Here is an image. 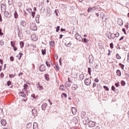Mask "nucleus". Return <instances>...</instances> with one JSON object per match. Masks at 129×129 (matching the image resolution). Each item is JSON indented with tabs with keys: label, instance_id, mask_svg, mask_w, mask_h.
I'll use <instances>...</instances> for the list:
<instances>
[{
	"label": "nucleus",
	"instance_id": "nucleus-14",
	"mask_svg": "<svg viewBox=\"0 0 129 129\" xmlns=\"http://www.w3.org/2000/svg\"><path fill=\"white\" fill-rule=\"evenodd\" d=\"M33 129H38V124L36 122H34L33 123Z\"/></svg>",
	"mask_w": 129,
	"mask_h": 129
},
{
	"label": "nucleus",
	"instance_id": "nucleus-51",
	"mask_svg": "<svg viewBox=\"0 0 129 129\" xmlns=\"http://www.w3.org/2000/svg\"><path fill=\"white\" fill-rule=\"evenodd\" d=\"M11 84V82L10 81H8L7 83V84L8 86H9Z\"/></svg>",
	"mask_w": 129,
	"mask_h": 129
},
{
	"label": "nucleus",
	"instance_id": "nucleus-24",
	"mask_svg": "<svg viewBox=\"0 0 129 129\" xmlns=\"http://www.w3.org/2000/svg\"><path fill=\"white\" fill-rule=\"evenodd\" d=\"M26 22L24 21H22L21 23V25L23 26H25L26 25Z\"/></svg>",
	"mask_w": 129,
	"mask_h": 129
},
{
	"label": "nucleus",
	"instance_id": "nucleus-3",
	"mask_svg": "<svg viewBox=\"0 0 129 129\" xmlns=\"http://www.w3.org/2000/svg\"><path fill=\"white\" fill-rule=\"evenodd\" d=\"M95 123L93 121H90L88 123V126L90 127H93L95 125Z\"/></svg>",
	"mask_w": 129,
	"mask_h": 129
},
{
	"label": "nucleus",
	"instance_id": "nucleus-41",
	"mask_svg": "<svg viewBox=\"0 0 129 129\" xmlns=\"http://www.w3.org/2000/svg\"><path fill=\"white\" fill-rule=\"evenodd\" d=\"M116 57L117 59H120L121 58L120 56L117 53L116 55Z\"/></svg>",
	"mask_w": 129,
	"mask_h": 129
},
{
	"label": "nucleus",
	"instance_id": "nucleus-35",
	"mask_svg": "<svg viewBox=\"0 0 129 129\" xmlns=\"http://www.w3.org/2000/svg\"><path fill=\"white\" fill-rule=\"evenodd\" d=\"M59 6L60 8H65V5L63 4H61L59 5Z\"/></svg>",
	"mask_w": 129,
	"mask_h": 129
},
{
	"label": "nucleus",
	"instance_id": "nucleus-52",
	"mask_svg": "<svg viewBox=\"0 0 129 129\" xmlns=\"http://www.w3.org/2000/svg\"><path fill=\"white\" fill-rule=\"evenodd\" d=\"M121 83L122 86H124L125 85V82L123 81H121Z\"/></svg>",
	"mask_w": 129,
	"mask_h": 129
},
{
	"label": "nucleus",
	"instance_id": "nucleus-4",
	"mask_svg": "<svg viewBox=\"0 0 129 129\" xmlns=\"http://www.w3.org/2000/svg\"><path fill=\"white\" fill-rule=\"evenodd\" d=\"M30 27L31 29L33 30H37V28L36 25L33 23L30 24Z\"/></svg>",
	"mask_w": 129,
	"mask_h": 129
},
{
	"label": "nucleus",
	"instance_id": "nucleus-53",
	"mask_svg": "<svg viewBox=\"0 0 129 129\" xmlns=\"http://www.w3.org/2000/svg\"><path fill=\"white\" fill-rule=\"evenodd\" d=\"M10 60L11 61H14V57L13 56H11L10 57Z\"/></svg>",
	"mask_w": 129,
	"mask_h": 129
},
{
	"label": "nucleus",
	"instance_id": "nucleus-48",
	"mask_svg": "<svg viewBox=\"0 0 129 129\" xmlns=\"http://www.w3.org/2000/svg\"><path fill=\"white\" fill-rule=\"evenodd\" d=\"M60 29V26H58L56 27V32H58Z\"/></svg>",
	"mask_w": 129,
	"mask_h": 129
},
{
	"label": "nucleus",
	"instance_id": "nucleus-12",
	"mask_svg": "<svg viewBox=\"0 0 129 129\" xmlns=\"http://www.w3.org/2000/svg\"><path fill=\"white\" fill-rule=\"evenodd\" d=\"M1 123L2 125L3 126H5L7 123L6 121L4 119H3L1 120Z\"/></svg>",
	"mask_w": 129,
	"mask_h": 129
},
{
	"label": "nucleus",
	"instance_id": "nucleus-25",
	"mask_svg": "<svg viewBox=\"0 0 129 129\" xmlns=\"http://www.w3.org/2000/svg\"><path fill=\"white\" fill-rule=\"evenodd\" d=\"M79 77L80 79L82 80L84 78V75L83 74H81L79 76Z\"/></svg>",
	"mask_w": 129,
	"mask_h": 129
},
{
	"label": "nucleus",
	"instance_id": "nucleus-64",
	"mask_svg": "<svg viewBox=\"0 0 129 129\" xmlns=\"http://www.w3.org/2000/svg\"><path fill=\"white\" fill-rule=\"evenodd\" d=\"M94 81L96 82H99V80L97 78H96L94 80Z\"/></svg>",
	"mask_w": 129,
	"mask_h": 129
},
{
	"label": "nucleus",
	"instance_id": "nucleus-54",
	"mask_svg": "<svg viewBox=\"0 0 129 129\" xmlns=\"http://www.w3.org/2000/svg\"><path fill=\"white\" fill-rule=\"evenodd\" d=\"M4 42L3 41H2V40L0 41V44L1 46H3L4 45Z\"/></svg>",
	"mask_w": 129,
	"mask_h": 129
},
{
	"label": "nucleus",
	"instance_id": "nucleus-50",
	"mask_svg": "<svg viewBox=\"0 0 129 129\" xmlns=\"http://www.w3.org/2000/svg\"><path fill=\"white\" fill-rule=\"evenodd\" d=\"M35 12H31V15L33 17V18H34L35 15Z\"/></svg>",
	"mask_w": 129,
	"mask_h": 129
},
{
	"label": "nucleus",
	"instance_id": "nucleus-7",
	"mask_svg": "<svg viewBox=\"0 0 129 129\" xmlns=\"http://www.w3.org/2000/svg\"><path fill=\"white\" fill-rule=\"evenodd\" d=\"M1 11L2 12H5L6 8V6L3 4H1Z\"/></svg>",
	"mask_w": 129,
	"mask_h": 129
},
{
	"label": "nucleus",
	"instance_id": "nucleus-8",
	"mask_svg": "<svg viewBox=\"0 0 129 129\" xmlns=\"http://www.w3.org/2000/svg\"><path fill=\"white\" fill-rule=\"evenodd\" d=\"M89 63H92L94 60L93 57L92 55H90L89 57Z\"/></svg>",
	"mask_w": 129,
	"mask_h": 129
},
{
	"label": "nucleus",
	"instance_id": "nucleus-13",
	"mask_svg": "<svg viewBox=\"0 0 129 129\" xmlns=\"http://www.w3.org/2000/svg\"><path fill=\"white\" fill-rule=\"evenodd\" d=\"M78 87L77 85L76 84H74L72 86V88L73 90L75 91Z\"/></svg>",
	"mask_w": 129,
	"mask_h": 129
},
{
	"label": "nucleus",
	"instance_id": "nucleus-55",
	"mask_svg": "<svg viewBox=\"0 0 129 129\" xmlns=\"http://www.w3.org/2000/svg\"><path fill=\"white\" fill-rule=\"evenodd\" d=\"M110 47L111 48H113V43H111L110 44Z\"/></svg>",
	"mask_w": 129,
	"mask_h": 129
},
{
	"label": "nucleus",
	"instance_id": "nucleus-20",
	"mask_svg": "<svg viewBox=\"0 0 129 129\" xmlns=\"http://www.w3.org/2000/svg\"><path fill=\"white\" fill-rule=\"evenodd\" d=\"M36 85L37 88H39V90H41L43 89V87L42 86H41L39 84L38 85V84H37Z\"/></svg>",
	"mask_w": 129,
	"mask_h": 129
},
{
	"label": "nucleus",
	"instance_id": "nucleus-60",
	"mask_svg": "<svg viewBox=\"0 0 129 129\" xmlns=\"http://www.w3.org/2000/svg\"><path fill=\"white\" fill-rule=\"evenodd\" d=\"M22 5V3L21 2H19L18 4V6L19 7H21Z\"/></svg>",
	"mask_w": 129,
	"mask_h": 129
},
{
	"label": "nucleus",
	"instance_id": "nucleus-46",
	"mask_svg": "<svg viewBox=\"0 0 129 129\" xmlns=\"http://www.w3.org/2000/svg\"><path fill=\"white\" fill-rule=\"evenodd\" d=\"M103 87L104 89L108 91L109 89L108 87L106 86H103Z\"/></svg>",
	"mask_w": 129,
	"mask_h": 129
},
{
	"label": "nucleus",
	"instance_id": "nucleus-43",
	"mask_svg": "<svg viewBox=\"0 0 129 129\" xmlns=\"http://www.w3.org/2000/svg\"><path fill=\"white\" fill-rule=\"evenodd\" d=\"M114 37H118L119 35V34L118 33H116L115 34H114Z\"/></svg>",
	"mask_w": 129,
	"mask_h": 129
},
{
	"label": "nucleus",
	"instance_id": "nucleus-2",
	"mask_svg": "<svg viewBox=\"0 0 129 129\" xmlns=\"http://www.w3.org/2000/svg\"><path fill=\"white\" fill-rule=\"evenodd\" d=\"M39 70L41 72H43L46 70V66L44 64L41 65L39 67Z\"/></svg>",
	"mask_w": 129,
	"mask_h": 129
},
{
	"label": "nucleus",
	"instance_id": "nucleus-5",
	"mask_svg": "<svg viewBox=\"0 0 129 129\" xmlns=\"http://www.w3.org/2000/svg\"><path fill=\"white\" fill-rule=\"evenodd\" d=\"M4 15L6 17L10 18L11 17V14L7 11H5L4 13Z\"/></svg>",
	"mask_w": 129,
	"mask_h": 129
},
{
	"label": "nucleus",
	"instance_id": "nucleus-6",
	"mask_svg": "<svg viewBox=\"0 0 129 129\" xmlns=\"http://www.w3.org/2000/svg\"><path fill=\"white\" fill-rule=\"evenodd\" d=\"M32 115L35 117L37 115V110L35 108L32 110Z\"/></svg>",
	"mask_w": 129,
	"mask_h": 129
},
{
	"label": "nucleus",
	"instance_id": "nucleus-32",
	"mask_svg": "<svg viewBox=\"0 0 129 129\" xmlns=\"http://www.w3.org/2000/svg\"><path fill=\"white\" fill-rule=\"evenodd\" d=\"M20 44L21 48L23 47L24 43L22 41L20 42Z\"/></svg>",
	"mask_w": 129,
	"mask_h": 129
},
{
	"label": "nucleus",
	"instance_id": "nucleus-26",
	"mask_svg": "<svg viewBox=\"0 0 129 129\" xmlns=\"http://www.w3.org/2000/svg\"><path fill=\"white\" fill-rule=\"evenodd\" d=\"M23 54L22 53H20L17 55V56L19 58V60H20L21 58V56L23 55Z\"/></svg>",
	"mask_w": 129,
	"mask_h": 129
},
{
	"label": "nucleus",
	"instance_id": "nucleus-57",
	"mask_svg": "<svg viewBox=\"0 0 129 129\" xmlns=\"http://www.w3.org/2000/svg\"><path fill=\"white\" fill-rule=\"evenodd\" d=\"M119 64L121 66V68L122 69H123L124 68V65H123L121 63H120Z\"/></svg>",
	"mask_w": 129,
	"mask_h": 129
},
{
	"label": "nucleus",
	"instance_id": "nucleus-22",
	"mask_svg": "<svg viewBox=\"0 0 129 129\" xmlns=\"http://www.w3.org/2000/svg\"><path fill=\"white\" fill-rule=\"evenodd\" d=\"M62 98H66L67 97V95L66 93H62L61 95Z\"/></svg>",
	"mask_w": 129,
	"mask_h": 129
},
{
	"label": "nucleus",
	"instance_id": "nucleus-42",
	"mask_svg": "<svg viewBox=\"0 0 129 129\" xmlns=\"http://www.w3.org/2000/svg\"><path fill=\"white\" fill-rule=\"evenodd\" d=\"M26 10L29 13H30L32 11L31 9L30 8L26 9Z\"/></svg>",
	"mask_w": 129,
	"mask_h": 129
},
{
	"label": "nucleus",
	"instance_id": "nucleus-19",
	"mask_svg": "<svg viewBox=\"0 0 129 129\" xmlns=\"http://www.w3.org/2000/svg\"><path fill=\"white\" fill-rule=\"evenodd\" d=\"M114 34H110V35H108V37L109 39H111V38L112 39H114Z\"/></svg>",
	"mask_w": 129,
	"mask_h": 129
},
{
	"label": "nucleus",
	"instance_id": "nucleus-31",
	"mask_svg": "<svg viewBox=\"0 0 129 129\" xmlns=\"http://www.w3.org/2000/svg\"><path fill=\"white\" fill-rule=\"evenodd\" d=\"M31 126V122L28 123L26 125L27 128H30Z\"/></svg>",
	"mask_w": 129,
	"mask_h": 129
},
{
	"label": "nucleus",
	"instance_id": "nucleus-56",
	"mask_svg": "<svg viewBox=\"0 0 129 129\" xmlns=\"http://www.w3.org/2000/svg\"><path fill=\"white\" fill-rule=\"evenodd\" d=\"M42 53L43 55H44L46 54V51H44L43 49L41 50Z\"/></svg>",
	"mask_w": 129,
	"mask_h": 129
},
{
	"label": "nucleus",
	"instance_id": "nucleus-30",
	"mask_svg": "<svg viewBox=\"0 0 129 129\" xmlns=\"http://www.w3.org/2000/svg\"><path fill=\"white\" fill-rule=\"evenodd\" d=\"M14 17L15 18H17L18 17V15L16 11H15L14 14Z\"/></svg>",
	"mask_w": 129,
	"mask_h": 129
},
{
	"label": "nucleus",
	"instance_id": "nucleus-10",
	"mask_svg": "<svg viewBox=\"0 0 129 129\" xmlns=\"http://www.w3.org/2000/svg\"><path fill=\"white\" fill-rule=\"evenodd\" d=\"M72 111L73 114L74 115L76 114L77 112V110L75 107H72Z\"/></svg>",
	"mask_w": 129,
	"mask_h": 129
},
{
	"label": "nucleus",
	"instance_id": "nucleus-15",
	"mask_svg": "<svg viewBox=\"0 0 129 129\" xmlns=\"http://www.w3.org/2000/svg\"><path fill=\"white\" fill-rule=\"evenodd\" d=\"M117 23L120 26L122 25L123 23L122 20L120 19H118Z\"/></svg>",
	"mask_w": 129,
	"mask_h": 129
},
{
	"label": "nucleus",
	"instance_id": "nucleus-16",
	"mask_svg": "<svg viewBox=\"0 0 129 129\" xmlns=\"http://www.w3.org/2000/svg\"><path fill=\"white\" fill-rule=\"evenodd\" d=\"M19 95L25 98L26 96L25 94L23 92H21L19 93Z\"/></svg>",
	"mask_w": 129,
	"mask_h": 129
},
{
	"label": "nucleus",
	"instance_id": "nucleus-36",
	"mask_svg": "<svg viewBox=\"0 0 129 129\" xmlns=\"http://www.w3.org/2000/svg\"><path fill=\"white\" fill-rule=\"evenodd\" d=\"M24 87V88L26 90L28 87V85H27L26 84H24V85L23 86Z\"/></svg>",
	"mask_w": 129,
	"mask_h": 129
},
{
	"label": "nucleus",
	"instance_id": "nucleus-28",
	"mask_svg": "<svg viewBox=\"0 0 129 129\" xmlns=\"http://www.w3.org/2000/svg\"><path fill=\"white\" fill-rule=\"evenodd\" d=\"M18 35L19 36V37L20 38L21 37H22V34L21 33V32H20V30H19V29H18Z\"/></svg>",
	"mask_w": 129,
	"mask_h": 129
},
{
	"label": "nucleus",
	"instance_id": "nucleus-21",
	"mask_svg": "<svg viewBox=\"0 0 129 129\" xmlns=\"http://www.w3.org/2000/svg\"><path fill=\"white\" fill-rule=\"evenodd\" d=\"M70 82H69L67 81L65 84V86L66 87H70L71 86V84H70Z\"/></svg>",
	"mask_w": 129,
	"mask_h": 129
},
{
	"label": "nucleus",
	"instance_id": "nucleus-17",
	"mask_svg": "<svg viewBox=\"0 0 129 129\" xmlns=\"http://www.w3.org/2000/svg\"><path fill=\"white\" fill-rule=\"evenodd\" d=\"M64 44L67 47H70L72 44L71 43V42L70 41L69 43L68 42H66L64 43Z\"/></svg>",
	"mask_w": 129,
	"mask_h": 129
},
{
	"label": "nucleus",
	"instance_id": "nucleus-27",
	"mask_svg": "<svg viewBox=\"0 0 129 129\" xmlns=\"http://www.w3.org/2000/svg\"><path fill=\"white\" fill-rule=\"evenodd\" d=\"M116 73L117 75L119 76H120L121 75V72L119 70H117L116 71Z\"/></svg>",
	"mask_w": 129,
	"mask_h": 129
},
{
	"label": "nucleus",
	"instance_id": "nucleus-58",
	"mask_svg": "<svg viewBox=\"0 0 129 129\" xmlns=\"http://www.w3.org/2000/svg\"><path fill=\"white\" fill-rule=\"evenodd\" d=\"M115 85L116 87H118L119 86V82H118L117 83H115Z\"/></svg>",
	"mask_w": 129,
	"mask_h": 129
},
{
	"label": "nucleus",
	"instance_id": "nucleus-62",
	"mask_svg": "<svg viewBox=\"0 0 129 129\" xmlns=\"http://www.w3.org/2000/svg\"><path fill=\"white\" fill-rule=\"evenodd\" d=\"M96 84L94 82L93 84V86H92V87L94 88L96 86Z\"/></svg>",
	"mask_w": 129,
	"mask_h": 129
},
{
	"label": "nucleus",
	"instance_id": "nucleus-29",
	"mask_svg": "<svg viewBox=\"0 0 129 129\" xmlns=\"http://www.w3.org/2000/svg\"><path fill=\"white\" fill-rule=\"evenodd\" d=\"M50 45L52 46H53L54 45V42L53 41H51L49 42Z\"/></svg>",
	"mask_w": 129,
	"mask_h": 129
},
{
	"label": "nucleus",
	"instance_id": "nucleus-1",
	"mask_svg": "<svg viewBox=\"0 0 129 129\" xmlns=\"http://www.w3.org/2000/svg\"><path fill=\"white\" fill-rule=\"evenodd\" d=\"M84 83L86 85H90L91 83V80L89 78H86L84 80Z\"/></svg>",
	"mask_w": 129,
	"mask_h": 129
},
{
	"label": "nucleus",
	"instance_id": "nucleus-49",
	"mask_svg": "<svg viewBox=\"0 0 129 129\" xmlns=\"http://www.w3.org/2000/svg\"><path fill=\"white\" fill-rule=\"evenodd\" d=\"M14 42L13 41H11V46L12 47H14V46L15 44H14Z\"/></svg>",
	"mask_w": 129,
	"mask_h": 129
},
{
	"label": "nucleus",
	"instance_id": "nucleus-61",
	"mask_svg": "<svg viewBox=\"0 0 129 129\" xmlns=\"http://www.w3.org/2000/svg\"><path fill=\"white\" fill-rule=\"evenodd\" d=\"M4 74L3 73H1L0 74V76L2 78H3L4 76Z\"/></svg>",
	"mask_w": 129,
	"mask_h": 129
},
{
	"label": "nucleus",
	"instance_id": "nucleus-34",
	"mask_svg": "<svg viewBox=\"0 0 129 129\" xmlns=\"http://www.w3.org/2000/svg\"><path fill=\"white\" fill-rule=\"evenodd\" d=\"M8 3L9 5H11L13 3V0H8Z\"/></svg>",
	"mask_w": 129,
	"mask_h": 129
},
{
	"label": "nucleus",
	"instance_id": "nucleus-63",
	"mask_svg": "<svg viewBox=\"0 0 129 129\" xmlns=\"http://www.w3.org/2000/svg\"><path fill=\"white\" fill-rule=\"evenodd\" d=\"M55 67H56V69L57 70H59V68L58 64H57L55 66Z\"/></svg>",
	"mask_w": 129,
	"mask_h": 129
},
{
	"label": "nucleus",
	"instance_id": "nucleus-33",
	"mask_svg": "<svg viewBox=\"0 0 129 129\" xmlns=\"http://www.w3.org/2000/svg\"><path fill=\"white\" fill-rule=\"evenodd\" d=\"M45 8L44 7H42L40 10L41 12L44 13L45 12Z\"/></svg>",
	"mask_w": 129,
	"mask_h": 129
},
{
	"label": "nucleus",
	"instance_id": "nucleus-44",
	"mask_svg": "<svg viewBox=\"0 0 129 129\" xmlns=\"http://www.w3.org/2000/svg\"><path fill=\"white\" fill-rule=\"evenodd\" d=\"M83 40H84V42L85 43H87L89 41L86 38H84L83 39Z\"/></svg>",
	"mask_w": 129,
	"mask_h": 129
},
{
	"label": "nucleus",
	"instance_id": "nucleus-23",
	"mask_svg": "<svg viewBox=\"0 0 129 129\" xmlns=\"http://www.w3.org/2000/svg\"><path fill=\"white\" fill-rule=\"evenodd\" d=\"M45 79L47 80H48L49 79V75L47 74H45L44 76Z\"/></svg>",
	"mask_w": 129,
	"mask_h": 129
},
{
	"label": "nucleus",
	"instance_id": "nucleus-40",
	"mask_svg": "<svg viewBox=\"0 0 129 129\" xmlns=\"http://www.w3.org/2000/svg\"><path fill=\"white\" fill-rule=\"evenodd\" d=\"M46 64L47 66L48 67H50V64L49 62L48 61H46Z\"/></svg>",
	"mask_w": 129,
	"mask_h": 129
},
{
	"label": "nucleus",
	"instance_id": "nucleus-37",
	"mask_svg": "<svg viewBox=\"0 0 129 129\" xmlns=\"http://www.w3.org/2000/svg\"><path fill=\"white\" fill-rule=\"evenodd\" d=\"M39 17H40V15H37V17L36 18V21L37 23H39V21H38V22H37V20H39Z\"/></svg>",
	"mask_w": 129,
	"mask_h": 129
},
{
	"label": "nucleus",
	"instance_id": "nucleus-38",
	"mask_svg": "<svg viewBox=\"0 0 129 129\" xmlns=\"http://www.w3.org/2000/svg\"><path fill=\"white\" fill-rule=\"evenodd\" d=\"M97 8H98V6H95L93 7L92 8V12H93L94 10H95Z\"/></svg>",
	"mask_w": 129,
	"mask_h": 129
},
{
	"label": "nucleus",
	"instance_id": "nucleus-9",
	"mask_svg": "<svg viewBox=\"0 0 129 129\" xmlns=\"http://www.w3.org/2000/svg\"><path fill=\"white\" fill-rule=\"evenodd\" d=\"M75 36L76 39L79 41H80L81 40V39H82L81 36L78 34V33H77L76 34Z\"/></svg>",
	"mask_w": 129,
	"mask_h": 129
},
{
	"label": "nucleus",
	"instance_id": "nucleus-18",
	"mask_svg": "<svg viewBox=\"0 0 129 129\" xmlns=\"http://www.w3.org/2000/svg\"><path fill=\"white\" fill-rule=\"evenodd\" d=\"M86 115V113L85 112H84V111L82 112L81 113V117L82 118H84L85 117V116Z\"/></svg>",
	"mask_w": 129,
	"mask_h": 129
},
{
	"label": "nucleus",
	"instance_id": "nucleus-45",
	"mask_svg": "<svg viewBox=\"0 0 129 129\" xmlns=\"http://www.w3.org/2000/svg\"><path fill=\"white\" fill-rule=\"evenodd\" d=\"M60 89L62 90H64V87L63 85H61L60 86Z\"/></svg>",
	"mask_w": 129,
	"mask_h": 129
},
{
	"label": "nucleus",
	"instance_id": "nucleus-11",
	"mask_svg": "<svg viewBox=\"0 0 129 129\" xmlns=\"http://www.w3.org/2000/svg\"><path fill=\"white\" fill-rule=\"evenodd\" d=\"M47 105V104L46 103H45L44 104H43L41 106L42 109L43 110H45V109L46 108Z\"/></svg>",
	"mask_w": 129,
	"mask_h": 129
},
{
	"label": "nucleus",
	"instance_id": "nucleus-39",
	"mask_svg": "<svg viewBox=\"0 0 129 129\" xmlns=\"http://www.w3.org/2000/svg\"><path fill=\"white\" fill-rule=\"evenodd\" d=\"M91 70L90 68L88 67V73L90 75H91Z\"/></svg>",
	"mask_w": 129,
	"mask_h": 129
},
{
	"label": "nucleus",
	"instance_id": "nucleus-47",
	"mask_svg": "<svg viewBox=\"0 0 129 129\" xmlns=\"http://www.w3.org/2000/svg\"><path fill=\"white\" fill-rule=\"evenodd\" d=\"M87 12H92V8L91 7H89L88 8Z\"/></svg>",
	"mask_w": 129,
	"mask_h": 129
},
{
	"label": "nucleus",
	"instance_id": "nucleus-59",
	"mask_svg": "<svg viewBox=\"0 0 129 129\" xmlns=\"http://www.w3.org/2000/svg\"><path fill=\"white\" fill-rule=\"evenodd\" d=\"M115 87L113 86V85L112 86V87H111V89H112L113 90V91H115Z\"/></svg>",
	"mask_w": 129,
	"mask_h": 129
}]
</instances>
